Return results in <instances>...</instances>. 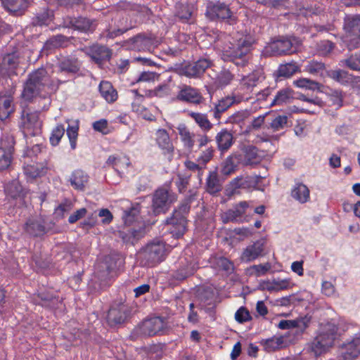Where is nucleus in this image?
I'll return each instance as SVG.
<instances>
[{
  "label": "nucleus",
  "mask_w": 360,
  "mask_h": 360,
  "mask_svg": "<svg viewBox=\"0 0 360 360\" xmlns=\"http://www.w3.org/2000/svg\"><path fill=\"white\" fill-rule=\"evenodd\" d=\"M49 80L47 70L38 68L27 75L23 84V90L21 97L27 102H32L34 98L39 96Z\"/></svg>",
  "instance_id": "f257e3e1"
},
{
  "label": "nucleus",
  "mask_w": 360,
  "mask_h": 360,
  "mask_svg": "<svg viewBox=\"0 0 360 360\" xmlns=\"http://www.w3.org/2000/svg\"><path fill=\"white\" fill-rule=\"evenodd\" d=\"M338 327L334 323L328 322L321 328L320 333L314 339L309 349L315 356H321L332 347L338 337Z\"/></svg>",
  "instance_id": "f03ea898"
},
{
  "label": "nucleus",
  "mask_w": 360,
  "mask_h": 360,
  "mask_svg": "<svg viewBox=\"0 0 360 360\" xmlns=\"http://www.w3.org/2000/svg\"><path fill=\"white\" fill-rule=\"evenodd\" d=\"M139 255L142 266H153L165 259L166 243L160 238L153 239L140 250Z\"/></svg>",
  "instance_id": "7ed1b4c3"
},
{
  "label": "nucleus",
  "mask_w": 360,
  "mask_h": 360,
  "mask_svg": "<svg viewBox=\"0 0 360 360\" xmlns=\"http://www.w3.org/2000/svg\"><path fill=\"white\" fill-rule=\"evenodd\" d=\"M252 40L250 37L240 39L238 44H233L223 52L222 58L225 61H231L236 65L245 67L248 63V53H250Z\"/></svg>",
  "instance_id": "20e7f679"
},
{
  "label": "nucleus",
  "mask_w": 360,
  "mask_h": 360,
  "mask_svg": "<svg viewBox=\"0 0 360 360\" xmlns=\"http://www.w3.org/2000/svg\"><path fill=\"white\" fill-rule=\"evenodd\" d=\"M205 15L212 21H220L229 25H233L238 22V18L229 5L220 1H209L206 6Z\"/></svg>",
  "instance_id": "39448f33"
},
{
  "label": "nucleus",
  "mask_w": 360,
  "mask_h": 360,
  "mask_svg": "<svg viewBox=\"0 0 360 360\" xmlns=\"http://www.w3.org/2000/svg\"><path fill=\"white\" fill-rule=\"evenodd\" d=\"M132 307L122 299L111 304L106 316V321L111 328H117L131 317Z\"/></svg>",
  "instance_id": "423d86ee"
},
{
  "label": "nucleus",
  "mask_w": 360,
  "mask_h": 360,
  "mask_svg": "<svg viewBox=\"0 0 360 360\" xmlns=\"http://www.w3.org/2000/svg\"><path fill=\"white\" fill-rule=\"evenodd\" d=\"M176 200L174 193L165 187L157 188L152 196L151 209L154 215L165 214Z\"/></svg>",
  "instance_id": "0eeeda50"
},
{
  "label": "nucleus",
  "mask_w": 360,
  "mask_h": 360,
  "mask_svg": "<svg viewBox=\"0 0 360 360\" xmlns=\"http://www.w3.org/2000/svg\"><path fill=\"white\" fill-rule=\"evenodd\" d=\"M63 25L65 28L72 29L80 33L93 34L98 26V21L95 18H91L84 15L70 16L63 19Z\"/></svg>",
  "instance_id": "6e6552de"
},
{
  "label": "nucleus",
  "mask_w": 360,
  "mask_h": 360,
  "mask_svg": "<svg viewBox=\"0 0 360 360\" xmlns=\"http://www.w3.org/2000/svg\"><path fill=\"white\" fill-rule=\"evenodd\" d=\"M41 121L39 120V112L32 110L29 108H24L21 112L20 127L25 136H35L41 134Z\"/></svg>",
  "instance_id": "1a4fd4ad"
},
{
  "label": "nucleus",
  "mask_w": 360,
  "mask_h": 360,
  "mask_svg": "<svg viewBox=\"0 0 360 360\" xmlns=\"http://www.w3.org/2000/svg\"><path fill=\"white\" fill-rule=\"evenodd\" d=\"M212 65L213 63L210 59L200 58L193 63L176 64L175 70L178 74L187 77H200Z\"/></svg>",
  "instance_id": "9d476101"
},
{
  "label": "nucleus",
  "mask_w": 360,
  "mask_h": 360,
  "mask_svg": "<svg viewBox=\"0 0 360 360\" xmlns=\"http://www.w3.org/2000/svg\"><path fill=\"white\" fill-rule=\"evenodd\" d=\"M165 328V323L163 319L155 316L143 321L134 330V333L142 337H151L162 334Z\"/></svg>",
  "instance_id": "9b49d317"
},
{
  "label": "nucleus",
  "mask_w": 360,
  "mask_h": 360,
  "mask_svg": "<svg viewBox=\"0 0 360 360\" xmlns=\"http://www.w3.org/2000/svg\"><path fill=\"white\" fill-rule=\"evenodd\" d=\"M52 222L48 223L41 217H30L23 225V231L29 236L40 238L46 234L52 228Z\"/></svg>",
  "instance_id": "f8f14e48"
},
{
  "label": "nucleus",
  "mask_w": 360,
  "mask_h": 360,
  "mask_svg": "<svg viewBox=\"0 0 360 360\" xmlns=\"http://www.w3.org/2000/svg\"><path fill=\"white\" fill-rule=\"evenodd\" d=\"M15 144L13 134H3L0 139V170L7 169L12 161Z\"/></svg>",
  "instance_id": "ddd939ff"
},
{
  "label": "nucleus",
  "mask_w": 360,
  "mask_h": 360,
  "mask_svg": "<svg viewBox=\"0 0 360 360\" xmlns=\"http://www.w3.org/2000/svg\"><path fill=\"white\" fill-rule=\"evenodd\" d=\"M146 224L135 226H124L117 231V236L126 245L134 246L146 235Z\"/></svg>",
  "instance_id": "4468645a"
},
{
  "label": "nucleus",
  "mask_w": 360,
  "mask_h": 360,
  "mask_svg": "<svg viewBox=\"0 0 360 360\" xmlns=\"http://www.w3.org/2000/svg\"><path fill=\"white\" fill-rule=\"evenodd\" d=\"M360 355V335L356 334L340 345L338 360H354Z\"/></svg>",
  "instance_id": "2eb2a0df"
},
{
  "label": "nucleus",
  "mask_w": 360,
  "mask_h": 360,
  "mask_svg": "<svg viewBox=\"0 0 360 360\" xmlns=\"http://www.w3.org/2000/svg\"><path fill=\"white\" fill-rule=\"evenodd\" d=\"M131 28L132 26L128 22L127 18L117 14L111 20V22L105 30V37L115 39Z\"/></svg>",
  "instance_id": "dca6fc26"
},
{
  "label": "nucleus",
  "mask_w": 360,
  "mask_h": 360,
  "mask_svg": "<svg viewBox=\"0 0 360 360\" xmlns=\"http://www.w3.org/2000/svg\"><path fill=\"white\" fill-rule=\"evenodd\" d=\"M21 56L20 49L18 48L13 47L11 50L8 51L2 58L1 63V70L2 72H6L8 76L16 75V69L19 65V60Z\"/></svg>",
  "instance_id": "f3484780"
},
{
  "label": "nucleus",
  "mask_w": 360,
  "mask_h": 360,
  "mask_svg": "<svg viewBox=\"0 0 360 360\" xmlns=\"http://www.w3.org/2000/svg\"><path fill=\"white\" fill-rule=\"evenodd\" d=\"M165 224L169 225V232L175 239H179L187 231V217H183L179 214L172 213V216L167 218Z\"/></svg>",
  "instance_id": "a211bd4d"
},
{
  "label": "nucleus",
  "mask_w": 360,
  "mask_h": 360,
  "mask_svg": "<svg viewBox=\"0 0 360 360\" xmlns=\"http://www.w3.org/2000/svg\"><path fill=\"white\" fill-rule=\"evenodd\" d=\"M112 50L108 46L99 44H95L86 49V54L98 65L108 61L112 56Z\"/></svg>",
  "instance_id": "6ab92c4d"
},
{
  "label": "nucleus",
  "mask_w": 360,
  "mask_h": 360,
  "mask_svg": "<svg viewBox=\"0 0 360 360\" xmlns=\"http://www.w3.org/2000/svg\"><path fill=\"white\" fill-rule=\"evenodd\" d=\"M249 207V203L246 201H241L233 206L231 209L228 210L221 215V219L224 224L229 222H243V214Z\"/></svg>",
  "instance_id": "aec40b11"
},
{
  "label": "nucleus",
  "mask_w": 360,
  "mask_h": 360,
  "mask_svg": "<svg viewBox=\"0 0 360 360\" xmlns=\"http://www.w3.org/2000/svg\"><path fill=\"white\" fill-rule=\"evenodd\" d=\"M70 39V37L63 34L53 35L46 41L41 50V54L48 56L57 49L65 48L69 45Z\"/></svg>",
  "instance_id": "412c9836"
},
{
  "label": "nucleus",
  "mask_w": 360,
  "mask_h": 360,
  "mask_svg": "<svg viewBox=\"0 0 360 360\" xmlns=\"http://www.w3.org/2000/svg\"><path fill=\"white\" fill-rule=\"evenodd\" d=\"M1 4L5 11L15 17L23 15L30 5L29 0H1Z\"/></svg>",
  "instance_id": "4be33fe9"
},
{
  "label": "nucleus",
  "mask_w": 360,
  "mask_h": 360,
  "mask_svg": "<svg viewBox=\"0 0 360 360\" xmlns=\"http://www.w3.org/2000/svg\"><path fill=\"white\" fill-rule=\"evenodd\" d=\"M141 206L139 203L132 205L130 207L126 209L123 212L122 219L124 226L138 228L139 225L145 224L143 221H141Z\"/></svg>",
  "instance_id": "5701e85b"
},
{
  "label": "nucleus",
  "mask_w": 360,
  "mask_h": 360,
  "mask_svg": "<svg viewBox=\"0 0 360 360\" xmlns=\"http://www.w3.org/2000/svg\"><path fill=\"white\" fill-rule=\"evenodd\" d=\"M58 72L68 75L76 74L79 71L80 65L78 59L72 56L61 57L57 63Z\"/></svg>",
  "instance_id": "b1692460"
},
{
  "label": "nucleus",
  "mask_w": 360,
  "mask_h": 360,
  "mask_svg": "<svg viewBox=\"0 0 360 360\" xmlns=\"http://www.w3.org/2000/svg\"><path fill=\"white\" fill-rule=\"evenodd\" d=\"M241 159V155L235 153L227 157L221 162L219 174L223 178V179L225 180L237 169Z\"/></svg>",
  "instance_id": "393cba45"
},
{
  "label": "nucleus",
  "mask_w": 360,
  "mask_h": 360,
  "mask_svg": "<svg viewBox=\"0 0 360 360\" xmlns=\"http://www.w3.org/2000/svg\"><path fill=\"white\" fill-rule=\"evenodd\" d=\"M176 99L189 103L200 104L202 103L203 98L198 89L191 86H184L179 91Z\"/></svg>",
  "instance_id": "a878e982"
},
{
  "label": "nucleus",
  "mask_w": 360,
  "mask_h": 360,
  "mask_svg": "<svg viewBox=\"0 0 360 360\" xmlns=\"http://www.w3.org/2000/svg\"><path fill=\"white\" fill-rule=\"evenodd\" d=\"M269 49L274 55L281 56L283 54H289L295 51L293 49V42L288 38H281L274 41L269 45Z\"/></svg>",
  "instance_id": "bb28decb"
},
{
  "label": "nucleus",
  "mask_w": 360,
  "mask_h": 360,
  "mask_svg": "<svg viewBox=\"0 0 360 360\" xmlns=\"http://www.w3.org/2000/svg\"><path fill=\"white\" fill-rule=\"evenodd\" d=\"M156 141L159 147L163 150V153L167 156L168 160L171 161L173 158L174 146L165 129H158L157 131Z\"/></svg>",
  "instance_id": "cd10ccee"
},
{
  "label": "nucleus",
  "mask_w": 360,
  "mask_h": 360,
  "mask_svg": "<svg viewBox=\"0 0 360 360\" xmlns=\"http://www.w3.org/2000/svg\"><path fill=\"white\" fill-rule=\"evenodd\" d=\"M328 70L324 63L314 59L307 61L304 66V72L321 79L327 77Z\"/></svg>",
  "instance_id": "c85d7f7f"
},
{
  "label": "nucleus",
  "mask_w": 360,
  "mask_h": 360,
  "mask_svg": "<svg viewBox=\"0 0 360 360\" xmlns=\"http://www.w3.org/2000/svg\"><path fill=\"white\" fill-rule=\"evenodd\" d=\"M193 12L194 6L192 4L177 1L174 5V15L182 22H188Z\"/></svg>",
  "instance_id": "c756f323"
},
{
  "label": "nucleus",
  "mask_w": 360,
  "mask_h": 360,
  "mask_svg": "<svg viewBox=\"0 0 360 360\" xmlns=\"http://www.w3.org/2000/svg\"><path fill=\"white\" fill-rule=\"evenodd\" d=\"M151 44L152 40L150 38L146 37L144 34H138L125 41L124 46L129 49L140 51L148 49L151 46Z\"/></svg>",
  "instance_id": "7c9ffc66"
},
{
  "label": "nucleus",
  "mask_w": 360,
  "mask_h": 360,
  "mask_svg": "<svg viewBox=\"0 0 360 360\" xmlns=\"http://www.w3.org/2000/svg\"><path fill=\"white\" fill-rule=\"evenodd\" d=\"M224 181L217 170L210 172L205 183L206 191L210 195H217L222 190Z\"/></svg>",
  "instance_id": "2f4dec72"
},
{
  "label": "nucleus",
  "mask_w": 360,
  "mask_h": 360,
  "mask_svg": "<svg viewBox=\"0 0 360 360\" xmlns=\"http://www.w3.org/2000/svg\"><path fill=\"white\" fill-rule=\"evenodd\" d=\"M264 243L257 240L252 245H248L243 252L240 259L244 262H250L259 257L264 250Z\"/></svg>",
  "instance_id": "473e14b6"
},
{
  "label": "nucleus",
  "mask_w": 360,
  "mask_h": 360,
  "mask_svg": "<svg viewBox=\"0 0 360 360\" xmlns=\"http://www.w3.org/2000/svg\"><path fill=\"white\" fill-rule=\"evenodd\" d=\"M33 302L43 307L53 309L58 307L60 300L58 296L50 292H41L33 297Z\"/></svg>",
  "instance_id": "72a5a7b5"
},
{
  "label": "nucleus",
  "mask_w": 360,
  "mask_h": 360,
  "mask_svg": "<svg viewBox=\"0 0 360 360\" xmlns=\"http://www.w3.org/2000/svg\"><path fill=\"white\" fill-rule=\"evenodd\" d=\"M218 150L224 153L229 150L234 143L232 133L226 129H221L215 136Z\"/></svg>",
  "instance_id": "f704fd0d"
},
{
  "label": "nucleus",
  "mask_w": 360,
  "mask_h": 360,
  "mask_svg": "<svg viewBox=\"0 0 360 360\" xmlns=\"http://www.w3.org/2000/svg\"><path fill=\"white\" fill-rule=\"evenodd\" d=\"M5 192L7 196L13 199H19L22 201V205H25L27 191L22 188L18 181L14 180L8 184L5 187Z\"/></svg>",
  "instance_id": "c9c22d12"
},
{
  "label": "nucleus",
  "mask_w": 360,
  "mask_h": 360,
  "mask_svg": "<svg viewBox=\"0 0 360 360\" xmlns=\"http://www.w3.org/2000/svg\"><path fill=\"white\" fill-rule=\"evenodd\" d=\"M54 18L53 11L48 7L43 8L37 11L32 18V25L33 26L49 25Z\"/></svg>",
  "instance_id": "e433bc0d"
},
{
  "label": "nucleus",
  "mask_w": 360,
  "mask_h": 360,
  "mask_svg": "<svg viewBox=\"0 0 360 360\" xmlns=\"http://www.w3.org/2000/svg\"><path fill=\"white\" fill-rule=\"evenodd\" d=\"M195 271V264L192 262H188L186 258H181L180 265L175 271L174 277L177 280H184L193 275Z\"/></svg>",
  "instance_id": "4c0bfd02"
},
{
  "label": "nucleus",
  "mask_w": 360,
  "mask_h": 360,
  "mask_svg": "<svg viewBox=\"0 0 360 360\" xmlns=\"http://www.w3.org/2000/svg\"><path fill=\"white\" fill-rule=\"evenodd\" d=\"M344 29L348 34L360 36V15H349L345 17Z\"/></svg>",
  "instance_id": "58836bf2"
},
{
  "label": "nucleus",
  "mask_w": 360,
  "mask_h": 360,
  "mask_svg": "<svg viewBox=\"0 0 360 360\" xmlns=\"http://www.w3.org/2000/svg\"><path fill=\"white\" fill-rule=\"evenodd\" d=\"M48 170V167L43 162H35L32 165H27L24 167V173L28 177L36 179L44 176Z\"/></svg>",
  "instance_id": "ea45409f"
},
{
  "label": "nucleus",
  "mask_w": 360,
  "mask_h": 360,
  "mask_svg": "<svg viewBox=\"0 0 360 360\" xmlns=\"http://www.w3.org/2000/svg\"><path fill=\"white\" fill-rule=\"evenodd\" d=\"M101 96L108 102L113 103L117 98V92L112 84L108 81H101L98 86Z\"/></svg>",
  "instance_id": "a19ab883"
},
{
  "label": "nucleus",
  "mask_w": 360,
  "mask_h": 360,
  "mask_svg": "<svg viewBox=\"0 0 360 360\" xmlns=\"http://www.w3.org/2000/svg\"><path fill=\"white\" fill-rule=\"evenodd\" d=\"M88 181L89 176L84 171L80 169L74 171L70 179L71 186L79 191L84 190Z\"/></svg>",
  "instance_id": "79ce46f5"
},
{
  "label": "nucleus",
  "mask_w": 360,
  "mask_h": 360,
  "mask_svg": "<svg viewBox=\"0 0 360 360\" xmlns=\"http://www.w3.org/2000/svg\"><path fill=\"white\" fill-rule=\"evenodd\" d=\"M327 77L333 79L342 85H347L352 82V75L342 69L328 70Z\"/></svg>",
  "instance_id": "37998d69"
},
{
  "label": "nucleus",
  "mask_w": 360,
  "mask_h": 360,
  "mask_svg": "<svg viewBox=\"0 0 360 360\" xmlns=\"http://www.w3.org/2000/svg\"><path fill=\"white\" fill-rule=\"evenodd\" d=\"M309 189L302 183H297L291 191V196L300 203H305L309 199Z\"/></svg>",
  "instance_id": "c03bdc74"
},
{
  "label": "nucleus",
  "mask_w": 360,
  "mask_h": 360,
  "mask_svg": "<svg viewBox=\"0 0 360 360\" xmlns=\"http://www.w3.org/2000/svg\"><path fill=\"white\" fill-rule=\"evenodd\" d=\"M196 191L190 190L188 194L181 201L179 207L175 209L173 212L187 217L191 210V204L195 200Z\"/></svg>",
  "instance_id": "a18cd8bd"
},
{
  "label": "nucleus",
  "mask_w": 360,
  "mask_h": 360,
  "mask_svg": "<svg viewBox=\"0 0 360 360\" xmlns=\"http://www.w3.org/2000/svg\"><path fill=\"white\" fill-rule=\"evenodd\" d=\"M13 111V98L0 95V120H6Z\"/></svg>",
  "instance_id": "49530a36"
},
{
  "label": "nucleus",
  "mask_w": 360,
  "mask_h": 360,
  "mask_svg": "<svg viewBox=\"0 0 360 360\" xmlns=\"http://www.w3.org/2000/svg\"><path fill=\"white\" fill-rule=\"evenodd\" d=\"M298 66L296 63H286L280 65L278 70L274 73V75L277 77H290L298 71Z\"/></svg>",
  "instance_id": "de8ad7c7"
},
{
  "label": "nucleus",
  "mask_w": 360,
  "mask_h": 360,
  "mask_svg": "<svg viewBox=\"0 0 360 360\" xmlns=\"http://www.w3.org/2000/svg\"><path fill=\"white\" fill-rule=\"evenodd\" d=\"M235 102L233 97H226L219 101L218 103L215 104L214 110V117L219 120L223 112L226 111Z\"/></svg>",
  "instance_id": "09e8293b"
},
{
  "label": "nucleus",
  "mask_w": 360,
  "mask_h": 360,
  "mask_svg": "<svg viewBox=\"0 0 360 360\" xmlns=\"http://www.w3.org/2000/svg\"><path fill=\"white\" fill-rule=\"evenodd\" d=\"M294 84L300 88L318 91H321V89L323 86L321 83L309 78H300L294 81Z\"/></svg>",
  "instance_id": "8fccbe9b"
},
{
  "label": "nucleus",
  "mask_w": 360,
  "mask_h": 360,
  "mask_svg": "<svg viewBox=\"0 0 360 360\" xmlns=\"http://www.w3.org/2000/svg\"><path fill=\"white\" fill-rule=\"evenodd\" d=\"M213 264L216 269L223 271L227 274H231L234 271L233 262L224 257H216L214 259Z\"/></svg>",
  "instance_id": "3c124183"
},
{
  "label": "nucleus",
  "mask_w": 360,
  "mask_h": 360,
  "mask_svg": "<svg viewBox=\"0 0 360 360\" xmlns=\"http://www.w3.org/2000/svg\"><path fill=\"white\" fill-rule=\"evenodd\" d=\"M234 79V75L229 70L223 69L215 79V85L217 88L223 89L231 84Z\"/></svg>",
  "instance_id": "603ef678"
},
{
  "label": "nucleus",
  "mask_w": 360,
  "mask_h": 360,
  "mask_svg": "<svg viewBox=\"0 0 360 360\" xmlns=\"http://www.w3.org/2000/svg\"><path fill=\"white\" fill-rule=\"evenodd\" d=\"M261 345L264 347L266 352H273L282 347L283 344V338L280 337H272L268 339L261 340Z\"/></svg>",
  "instance_id": "864d4df0"
},
{
  "label": "nucleus",
  "mask_w": 360,
  "mask_h": 360,
  "mask_svg": "<svg viewBox=\"0 0 360 360\" xmlns=\"http://www.w3.org/2000/svg\"><path fill=\"white\" fill-rule=\"evenodd\" d=\"M293 98L292 91L288 88L278 91L273 99L271 105H282L287 103Z\"/></svg>",
  "instance_id": "5fc2aeb1"
},
{
  "label": "nucleus",
  "mask_w": 360,
  "mask_h": 360,
  "mask_svg": "<svg viewBox=\"0 0 360 360\" xmlns=\"http://www.w3.org/2000/svg\"><path fill=\"white\" fill-rule=\"evenodd\" d=\"M244 161L246 165L256 164L259 162L258 149L253 146H248L244 149Z\"/></svg>",
  "instance_id": "6e6d98bb"
},
{
  "label": "nucleus",
  "mask_w": 360,
  "mask_h": 360,
  "mask_svg": "<svg viewBox=\"0 0 360 360\" xmlns=\"http://www.w3.org/2000/svg\"><path fill=\"white\" fill-rule=\"evenodd\" d=\"M189 115L196 122L202 130L207 131L212 128L213 125L209 121L205 114L191 112L189 113Z\"/></svg>",
  "instance_id": "4d7b16f0"
},
{
  "label": "nucleus",
  "mask_w": 360,
  "mask_h": 360,
  "mask_svg": "<svg viewBox=\"0 0 360 360\" xmlns=\"http://www.w3.org/2000/svg\"><path fill=\"white\" fill-rule=\"evenodd\" d=\"M177 130L184 145L188 149H192L195 141L186 126L184 124H180L177 127Z\"/></svg>",
  "instance_id": "13d9d810"
},
{
  "label": "nucleus",
  "mask_w": 360,
  "mask_h": 360,
  "mask_svg": "<svg viewBox=\"0 0 360 360\" xmlns=\"http://www.w3.org/2000/svg\"><path fill=\"white\" fill-rule=\"evenodd\" d=\"M262 179L263 178L259 175L243 176L242 188L248 189L257 188L259 189L257 186Z\"/></svg>",
  "instance_id": "bf43d9fd"
},
{
  "label": "nucleus",
  "mask_w": 360,
  "mask_h": 360,
  "mask_svg": "<svg viewBox=\"0 0 360 360\" xmlns=\"http://www.w3.org/2000/svg\"><path fill=\"white\" fill-rule=\"evenodd\" d=\"M65 128L63 124H58L52 131L49 141L53 146L58 144L61 138L65 134Z\"/></svg>",
  "instance_id": "052dcab7"
},
{
  "label": "nucleus",
  "mask_w": 360,
  "mask_h": 360,
  "mask_svg": "<svg viewBox=\"0 0 360 360\" xmlns=\"http://www.w3.org/2000/svg\"><path fill=\"white\" fill-rule=\"evenodd\" d=\"M243 176H237L233 179L227 186L225 189V194L228 197H231L236 193L238 188H242Z\"/></svg>",
  "instance_id": "680f3d73"
},
{
  "label": "nucleus",
  "mask_w": 360,
  "mask_h": 360,
  "mask_svg": "<svg viewBox=\"0 0 360 360\" xmlns=\"http://www.w3.org/2000/svg\"><path fill=\"white\" fill-rule=\"evenodd\" d=\"M249 116L247 110L238 111L228 117L226 123L229 124H240Z\"/></svg>",
  "instance_id": "e2e57ef3"
},
{
  "label": "nucleus",
  "mask_w": 360,
  "mask_h": 360,
  "mask_svg": "<svg viewBox=\"0 0 360 360\" xmlns=\"http://www.w3.org/2000/svg\"><path fill=\"white\" fill-rule=\"evenodd\" d=\"M288 126V117L286 115H278L271 122V127L274 131H278Z\"/></svg>",
  "instance_id": "0e129e2a"
},
{
  "label": "nucleus",
  "mask_w": 360,
  "mask_h": 360,
  "mask_svg": "<svg viewBox=\"0 0 360 360\" xmlns=\"http://www.w3.org/2000/svg\"><path fill=\"white\" fill-rule=\"evenodd\" d=\"M235 319L240 323L252 320L249 311L245 307H240L235 314Z\"/></svg>",
  "instance_id": "69168bd1"
},
{
  "label": "nucleus",
  "mask_w": 360,
  "mask_h": 360,
  "mask_svg": "<svg viewBox=\"0 0 360 360\" xmlns=\"http://www.w3.org/2000/svg\"><path fill=\"white\" fill-rule=\"evenodd\" d=\"M329 97L332 105L336 106L337 108H340L342 106L343 95L342 91L331 90V93L329 94Z\"/></svg>",
  "instance_id": "338daca9"
},
{
  "label": "nucleus",
  "mask_w": 360,
  "mask_h": 360,
  "mask_svg": "<svg viewBox=\"0 0 360 360\" xmlns=\"http://www.w3.org/2000/svg\"><path fill=\"white\" fill-rule=\"evenodd\" d=\"M72 208V204L69 200L60 204L55 210V214L57 217L63 218L65 213H69Z\"/></svg>",
  "instance_id": "774afa93"
}]
</instances>
